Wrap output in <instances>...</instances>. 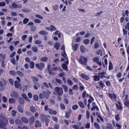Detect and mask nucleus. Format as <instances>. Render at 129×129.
Instances as JSON below:
<instances>
[{
	"label": "nucleus",
	"instance_id": "obj_26",
	"mask_svg": "<svg viewBox=\"0 0 129 129\" xmlns=\"http://www.w3.org/2000/svg\"><path fill=\"white\" fill-rule=\"evenodd\" d=\"M59 46L60 44L58 42H56L55 43L54 47L56 50H58L59 49Z\"/></svg>",
	"mask_w": 129,
	"mask_h": 129
},
{
	"label": "nucleus",
	"instance_id": "obj_50",
	"mask_svg": "<svg viewBox=\"0 0 129 129\" xmlns=\"http://www.w3.org/2000/svg\"><path fill=\"white\" fill-rule=\"evenodd\" d=\"M86 51L85 48L83 46H81V52L84 53Z\"/></svg>",
	"mask_w": 129,
	"mask_h": 129
},
{
	"label": "nucleus",
	"instance_id": "obj_62",
	"mask_svg": "<svg viewBox=\"0 0 129 129\" xmlns=\"http://www.w3.org/2000/svg\"><path fill=\"white\" fill-rule=\"evenodd\" d=\"M99 82V84L101 87L103 88L105 86V84L104 83H102V81H100Z\"/></svg>",
	"mask_w": 129,
	"mask_h": 129
},
{
	"label": "nucleus",
	"instance_id": "obj_34",
	"mask_svg": "<svg viewBox=\"0 0 129 129\" xmlns=\"http://www.w3.org/2000/svg\"><path fill=\"white\" fill-rule=\"evenodd\" d=\"M48 69L49 71V72L51 74H53L52 73L51 71H52V66L51 65H49L48 66Z\"/></svg>",
	"mask_w": 129,
	"mask_h": 129
},
{
	"label": "nucleus",
	"instance_id": "obj_47",
	"mask_svg": "<svg viewBox=\"0 0 129 129\" xmlns=\"http://www.w3.org/2000/svg\"><path fill=\"white\" fill-rule=\"evenodd\" d=\"M78 45V44H76L73 47V49H74L75 51H76L77 50Z\"/></svg>",
	"mask_w": 129,
	"mask_h": 129
},
{
	"label": "nucleus",
	"instance_id": "obj_38",
	"mask_svg": "<svg viewBox=\"0 0 129 129\" xmlns=\"http://www.w3.org/2000/svg\"><path fill=\"white\" fill-rule=\"evenodd\" d=\"M89 99L88 100V102L89 104H90L94 100L93 98L91 96L89 95Z\"/></svg>",
	"mask_w": 129,
	"mask_h": 129
},
{
	"label": "nucleus",
	"instance_id": "obj_41",
	"mask_svg": "<svg viewBox=\"0 0 129 129\" xmlns=\"http://www.w3.org/2000/svg\"><path fill=\"white\" fill-rule=\"evenodd\" d=\"M30 111L34 113L36 111V109L33 106L30 107Z\"/></svg>",
	"mask_w": 129,
	"mask_h": 129
},
{
	"label": "nucleus",
	"instance_id": "obj_3",
	"mask_svg": "<svg viewBox=\"0 0 129 129\" xmlns=\"http://www.w3.org/2000/svg\"><path fill=\"white\" fill-rule=\"evenodd\" d=\"M54 90L57 93V94L59 96H61L63 94V90L61 88L56 87L55 88Z\"/></svg>",
	"mask_w": 129,
	"mask_h": 129
},
{
	"label": "nucleus",
	"instance_id": "obj_4",
	"mask_svg": "<svg viewBox=\"0 0 129 129\" xmlns=\"http://www.w3.org/2000/svg\"><path fill=\"white\" fill-rule=\"evenodd\" d=\"M3 80L4 82V85L3 83L0 80V91H3L5 88V87L7 85V82L4 79Z\"/></svg>",
	"mask_w": 129,
	"mask_h": 129
},
{
	"label": "nucleus",
	"instance_id": "obj_11",
	"mask_svg": "<svg viewBox=\"0 0 129 129\" xmlns=\"http://www.w3.org/2000/svg\"><path fill=\"white\" fill-rule=\"evenodd\" d=\"M48 113L51 115H56L57 114V112L56 111H53L52 109L50 108H48Z\"/></svg>",
	"mask_w": 129,
	"mask_h": 129
},
{
	"label": "nucleus",
	"instance_id": "obj_56",
	"mask_svg": "<svg viewBox=\"0 0 129 129\" xmlns=\"http://www.w3.org/2000/svg\"><path fill=\"white\" fill-rule=\"evenodd\" d=\"M122 74L120 72H119L117 73L116 75V77L119 78H120L121 77Z\"/></svg>",
	"mask_w": 129,
	"mask_h": 129
},
{
	"label": "nucleus",
	"instance_id": "obj_54",
	"mask_svg": "<svg viewBox=\"0 0 129 129\" xmlns=\"http://www.w3.org/2000/svg\"><path fill=\"white\" fill-rule=\"evenodd\" d=\"M55 81L57 83H58L60 84H61L62 83L60 79H58L57 78H56Z\"/></svg>",
	"mask_w": 129,
	"mask_h": 129
},
{
	"label": "nucleus",
	"instance_id": "obj_24",
	"mask_svg": "<svg viewBox=\"0 0 129 129\" xmlns=\"http://www.w3.org/2000/svg\"><path fill=\"white\" fill-rule=\"evenodd\" d=\"M62 69L64 70L67 71L68 70V67L67 65L64 63L62 64L61 65Z\"/></svg>",
	"mask_w": 129,
	"mask_h": 129
},
{
	"label": "nucleus",
	"instance_id": "obj_33",
	"mask_svg": "<svg viewBox=\"0 0 129 129\" xmlns=\"http://www.w3.org/2000/svg\"><path fill=\"white\" fill-rule=\"evenodd\" d=\"M76 59L80 63H81V54H79L76 57Z\"/></svg>",
	"mask_w": 129,
	"mask_h": 129
},
{
	"label": "nucleus",
	"instance_id": "obj_12",
	"mask_svg": "<svg viewBox=\"0 0 129 129\" xmlns=\"http://www.w3.org/2000/svg\"><path fill=\"white\" fill-rule=\"evenodd\" d=\"M29 124L30 125L33 124L35 120V117L34 116H32L29 119Z\"/></svg>",
	"mask_w": 129,
	"mask_h": 129
},
{
	"label": "nucleus",
	"instance_id": "obj_58",
	"mask_svg": "<svg viewBox=\"0 0 129 129\" xmlns=\"http://www.w3.org/2000/svg\"><path fill=\"white\" fill-rule=\"evenodd\" d=\"M84 43L85 44H88L89 42V40L88 39H86L83 41Z\"/></svg>",
	"mask_w": 129,
	"mask_h": 129
},
{
	"label": "nucleus",
	"instance_id": "obj_2",
	"mask_svg": "<svg viewBox=\"0 0 129 129\" xmlns=\"http://www.w3.org/2000/svg\"><path fill=\"white\" fill-rule=\"evenodd\" d=\"M40 117L42 121L45 122L46 125V126H48L49 123V119L46 115H44L43 114H41L40 116Z\"/></svg>",
	"mask_w": 129,
	"mask_h": 129
},
{
	"label": "nucleus",
	"instance_id": "obj_10",
	"mask_svg": "<svg viewBox=\"0 0 129 129\" xmlns=\"http://www.w3.org/2000/svg\"><path fill=\"white\" fill-rule=\"evenodd\" d=\"M51 92L49 91H43V94L45 96V98L47 99L48 98L49 94L51 93Z\"/></svg>",
	"mask_w": 129,
	"mask_h": 129
},
{
	"label": "nucleus",
	"instance_id": "obj_9",
	"mask_svg": "<svg viewBox=\"0 0 129 129\" xmlns=\"http://www.w3.org/2000/svg\"><path fill=\"white\" fill-rule=\"evenodd\" d=\"M108 96L113 101H115L116 96L114 94L109 93Z\"/></svg>",
	"mask_w": 129,
	"mask_h": 129
},
{
	"label": "nucleus",
	"instance_id": "obj_35",
	"mask_svg": "<svg viewBox=\"0 0 129 129\" xmlns=\"http://www.w3.org/2000/svg\"><path fill=\"white\" fill-rule=\"evenodd\" d=\"M81 76L84 79L86 80L89 79V77L87 76L84 74H81Z\"/></svg>",
	"mask_w": 129,
	"mask_h": 129
},
{
	"label": "nucleus",
	"instance_id": "obj_29",
	"mask_svg": "<svg viewBox=\"0 0 129 129\" xmlns=\"http://www.w3.org/2000/svg\"><path fill=\"white\" fill-rule=\"evenodd\" d=\"M48 59L47 57H45L41 58L40 59V61L42 62H45L48 60Z\"/></svg>",
	"mask_w": 129,
	"mask_h": 129
},
{
	"label": "nucleus",
	"instance_id": "obj_31",
	"mask_svg": "<svg viewBox=\"0 0 129 129\" xmlns=\"http://www.w3.org/2000/svg\"><path fill=\"white\" fill-rule=\"evenodd\" d=\"M35 65L33 62L31 61L29 64V67L30 68L33 69L34 68Z\"/></svg>",
	"mask_w": 129,
	"mask_h": 129
},
{
	"label": "nucleus",
	"instance_id": "obj_43",
	"mask_svg": "<svg viewBox=\"0 0 129 129\" xmlns=\"http://www.w3.org/2000/svg\"><path fill=\"white\" fill-rule=\"evenodd\" d=\"M99 58L97 57H94L93 59V61L94 62H97L99 61Z\"/></svg>",
	"mask_w": 129,
	"mask_h": 129
},
{
	"label": "nucleus",
	"instance_id": "obj_49",
	"mask_svg": "<svg viewBox=\"0 0 129 129\" xmlns=\"http://www.w3.org/2000/svg\"><path fill=\"white\" fill-rule=\"evenodd\" d=\"M94 125L95 127L97 129H100V127L99 125L96 122H95L94 123Z\"/></svg>",
	"mask_w": 129,
	"mask_h": 129
},
{
	"label": "nucleus",
	"instance_id": "obj_20",
	"mask_svg": "<svg viewBox=\"0 0 129 129\" xmlns=\"http://www.w3.org/2000/svg\"><path fill=\"white\" fill-rule=\"evenodd\" d=\"M21 120L23 122L25 123H27L28 122V119L25 117H22L21 118Z\"/></svg>",
	"mask_w": 129,
	"mask_h": 129
},
{
	"label": "nucleus",
	"instance_id": "obj_14",
	"mask_svg": "<svg viewBox=\"0 0 129 129\" xmlns=\"http://www.w3.org/2000/svg\"><path fill=\"white\" fill-rule=\"evenodd\" d=\"M15 86L16 88H18L20 87H21V84L17 81L16 80L14 82Z\"/></svg>",
	"mask_w": 129,
	"mask_h": 129
},
{
	"label": "nucleus",
	"instance_id": "obj_48",
	"mask_svg": "<svg viewBox=\"0 0 129 129\" xmlns=\"http://www.w3.org/2000/svg\"><path fill=\"white\" fill-rule=\"evenodd\" d=\"M67 82L70 85H72L73 84L72 81L70 79H68L67 80Z\"/></svg>",
	"mask_w": 129,
	"mask_h": 129
},
{
	"label": "nucleus",
	"instance_id": "obj_18",
	"mask_svg": "<svg viewBox=\"0 0 129 129\" xmlns=\"http://www.w3.org/2000/svg\"><path fill=\"white\" fill-rule=\"evenodd\" d=\"M35 126L36 127H40L41 126V123L38 120L36 121L35 122Z\"/></svg>",
	"mask_w": 129,
	"mask_h": 129
},
{
	"label": "nucleus",
	"instance_id": "obj_16",
	"mask_svg": "<svg viewBox=\"0 0 129 129\" xmlns=\"http://www.w3.org/2000/svg\"><path fill=\"white\" fill-rule=\"evenodd\" d=\"M118 104H116L117 109L120 110L122 109V104L120 102V101H118Z\"/></svg>",
	"mask_w": 129,
	"mask_h": 129
},
{
	"label": "nucleus",
	"instance_id": "obj_52",
	"mask_svg": "<svg viewBox=\"0 0 129 129\" xmlns=\"http://www.w3.org/2000/svg\"><path fill=\"white\" fill-rule=\"evenodd\" d=\"M35 16L36 17L42 20L43 19V17L39 15L38 14H36L35 15Z\"/></svg>",
	"mask_w": 129,
	"mask_h": 129
},
{
	"label": "nucleus",
	"instance_id": "obj_64",
	"mask_svg": "<svg viewBox=\"0 0 129 129\" xmlns=\"http://www.w3.org/2000/svg\"><path fill=\"white\" fill-rule=\"evenodd\" d=\"M125 29H127L128 30H129V22L127 23L125 26Z\"/></svg>",
	"mask_w": 129,
	"mask_h": 129
},
{
	"label": "nucleus",
	"instance_id": "obj_61",
	"mask_svg": "<svg viewBox=\"0 0 129 129\" xmlns=\"http://www.w3.org/2000/svg\"><path fill=\"white\" fill-rule=\"evenodd\" d=\"M9 81L11 85H12L13 84V81L12 79L11 78H9Z\"/></svg>",
	"mask_w": 129,
	"mask_h": 129
},
{
	"label": "nucleus",
	"instance_id": "obj_37",
	"mask_svg": "<svg viewBox=\"0 0 129 129\" xmlns=\"http://www.w3.org/2000/svg\"><path fill=\"white\" fill-rule=\"evenodd\" d=\"M78 108V106L77 105H73L72 107V108L73 110H76Z\"/></svg>",
	"mask_w": 129,
	"mask_h": 129
},
{
	"label": "nucleus",
	"instance_id": "obj_30",
	"mask_svg": "<svg viewBox=\"0 0 129 129\" xmlns=\"http://www.w3.org/2000/svg\"><path fill=\"white\" fill-rule=\"evenodd\" d=\"M16 74H17L20 77H22L23 76V73L19 71H17L16 72Z\"/></svg>",
	"mask_w": 129,
	"mask_h": 129
},
{
	"label": "nucleus",
	"instance_id": "obj_63",
	"mask_svg": "<svg viewBox=\"0 0 129 129\" xmlns=\"http://www.w3.org/2000/svg\"><path fill=\"white\" fill-rule=\"evenodd\" d=\"M34 21L36 23H40L41 22V21L40 20L37 19H35Z\"/></svg>",
	"mask_w": 129,
	"mask_h": 129
},
{
	"label": "nucleus",
	"instance_id": "obj_17",
	"mask_svg": "<svg viewBox=\"0 0 129 129\" xmlns=\"http://www.w3.org/2000/svg\"><path fill=\"white\" fill-rule=\"evenodd\" d=\"M25 99L26 101L28 102H30V100L27 97L26 95L24 93H23L21 95Z\"/></svg>",
	"mask_w": 129,
	"mask_h": 129
},
{
	"label": "nucleus",
	"instance_id": "obj_22",
	"mask_svg": "<svg viewBox=\"0 0 129 129\" xmlns=\"http://www.w3.org/2000/svg\"><path fill=\"white\" fill-rule=\"evenodd\" d=\"M5 57L2 56V61L1 62V66L3 67H5Z\"/></svg>",
	"mask_w": 129,
	"mask_h": 129
},
{
	"label": "nucleus",
	"instance_id": "obj_46",
	"mask_svg": "<svg viewBox=\"0 0 129 129\" xmlns=\"http://www.w3.org/2000/svg\"><path fill=\"white\" fill-rule=\"evenodd\" d=\"M62 86L64 89V92H67L68 90V88L67 86L66 85H63Z\"/></svg>",
	"mask_w": 129,
	"mask_h": 129
},
{
	"label": "nucleus",
	"instance_id": "obj_44",
	"mask_svg": "<svg viewBox=\"0 0 129 129\" xmlns=\"http://www.w3.org/2000/svg\"><path fill=\"white\" fill-rule=\"evenodd\" d=\"M29 19H28L25 18L23 20V23L24 24H26L29 21Z\"/></svg>",
	"mask_w": 129,
	"mask_h": 129
},
{
	"label": "nucleus",
	"instance_id": "obj_21",
	"mask_svg": "<svg viewBox=\"0 0 129 129\" xmlns=\"http://www.w3.org/2000/svg\"><path fill=\"white\" fill-rule=\"evenodd\" d=\"M17 109L18 111L21 113H23V109L22 107L20 105H19L17 107Z\"/></svg>",
	"mask_w": 129,
	"mask_h": 129
},
{
	"label": "nucleus",
	"instance_id": "obj_39",
	"mask_svg": "<svg viewBox=\"0 0 129 129\" xmlns=\"http://www.w3.org/2000/svg\"><path fill=\"white\" fill-rule=\"evenodd\" d=\"M31 49L34 52H37L38 51V48L36 47H33L31 48Z\"/></svg>",
	"mask_w": 129,
	"mask_h": 129
},
{
	"label": "nucleus",
	"instance_id": "obj_13",
	"mask_svg": "<svg viewBox=\"0 0 129 129\" xmlns=\"http://www.w3.org/2000/svg\"><path fill=\"white\" fill-rule=\"evenodd\" d=\"M72 113L71 110L69 109L68 111H67L66 113L65 117L66 118H68L70 117V115Z\"/></svg>",
	"mask_w": 129,
	"mask_h": 129
},
{
	"label": "nucleus",
	"instance_id": "obj_23",
	"mask_svg": "<svg viewBox=\"0 0 129 129\" xmlns=\"http://www.w3.org/2000/svg\"><path fill=\"white\" fill-rule=\"evenodd\" d=\"M18 101L20 104L23 105L24 103L23 99L21 97H20L18 99Z\"/></svg>",
	"mask_w": 129,
	"mask_h": 129
},
{
	"label": "nucleus",
	"instance_id": "obj_25",
	"mask_svg": "<svg viewBox=\"0 0 129 129\" xmlns=\"http://www.w3.org/2000/svg\"><path fill=\"white\" fill-rule=\"evenodd\" d=\"M107 125L106 127L107 129H113V127L111 123H108L107 124Z\"/></svg>",
	"mask_w": 129,
	"mask_h": 129
},
{
	"label": "nucleus",
	"instance_id": "obj_5",
	"mask_svg": "<svg viewBox=\"0 0 129 129\" xmlns=\"http://www.w3.org/2000/svg\"><path fill=\"white\" fill-rule=\"evenodd\" d=\"M36 67L39 70H42L44 67V64L42 62H40L39 63H37L36 64Z\"/></svg>",
	"mask_w": 129,
	"mask_h": 129
},
{
	"label": "nucleus",
	"instance_id": "obj_15",
	"mask_svg": "<svg viewBox=\"0 0 129 129\" xmlns=\"http://www.w3.org/2000/svg\"><path fill=\"white\" fill-rule=\"evenodd\" d=\"M92 105L93 107L91 108V110L92 111L94 110L95 109L97 110H99V108L98 107L95 105V104L94 102H93L92 103Z\"/></svg>",
	"mask_w": 129,
	"mask_h": 129
},
{
	"label": "nucleus",
	"instance_id": "obj_7",
	"mask_svg": "<svg viewBox=\"0 0 129 129\" xmlns=\"http://www.w3.org/2000/svg\"><path fill=\"white\" fill-rule=\"evenodd\" d=\"M87 61V58L81 56V64L86 65Z\"/></svg>",
	"mask_w": 129,
	"mask_h": 129
},
{
	"label": "nucleus",
	"instance_id": "obj_59",
	"mask_svg": "<svg viewBox=\"0 0 129 129\" xmlns=\"http://www.w3.org/2000/svg\"><path fill=\"white\" fill-rule=\"evenodd\" d=\"M41 43V40H36L35 42V43L36 44H40Z\"/></svg>",
	"mask_w": 129,
	"mask_h": 129
},
{
	"label": "nucleus",
	"instance_id": "obj_53",
	"mask_svg": "<svg viewBox=\"0 0 129 129\" xmlns=\"http://www.w3.org/2000/svg\"><path fill=\"white\" fill-rule=\"evenodd\" d=\"M33 98L34 100L35 101H37L38 100V97L37 95H35L33 96Z\"/></svg>",
	"mask_w": 129,
	"mask_h": 129
},
{
	"label": "nucleus",
	"instance_id": "obj_36",
	"mask_svg": "<svg viewBox=\"0 0 129 129\" xmlns=\"http://www.w3.org/2000/svg\"><path fill=\"white\" fill-rule=\"evenodd\" d=\"M11 6L13 8L16 9L18 7L17 5L15 2H13L11 4Z\"/></svg>",
	"mask_w": 129,
	"mask_h": 129
},
{
	"label": "nucleus",
	"instance_id": "obj_42",
	"mask_svg": "<svg viewBox=\"0 0 129 129\" xmlns=\"http://www.w3.org/2000/svg\"><path fill=\"white\" fill-rule=\"evenodd\" d=\"M9 73L11 75L14 76H15L16 74V73L13 70L10 71Z\"/></svg>",
	"mask_w": 129,
	"mask_h": 129
},
{
	"label": "nucleus",
	"instance_id": "obj_51",
	"mask_svg": "<svg viewBox=\"0 0 129 129\" xmlns=\"http://www.w3.org/2000/svg\"><path fill=\"white\" fill-rule=\"evenodd\" d=\"M120 51L122 53L123 55L124 56L125 55V52L124 50L122 48H121L120 49Z\"/></svg>",
	"mask_w": 129,
	"mask_h": 129
},
{
	"label": "nucleus",
	"instance_id": "obj_40",
	"mask_svg": "<svg viewBox=\"0 0 129 129\" xmlns=\"http://www.w3.org/2000/svg\"><path fill=\"white\" fill-rule=\"evenodd\" d=\"M9 102L10 104L15 103V99L12 98H10L9 100Z\"/></svg>",
	"mask_w": 129,
	"mask_h": 129
},
{
	"label": "nucleus",
	"instance_id": "obj_57",
	"mask_svg": "<svg viewBox=\"0 0 129 129\" xmlns=\"http://www.w3.org/2000/svg\"><path fill=\"white\" fill-rule=\"evenodd\" d=\"M99 77L96 75H95L94 76V80L95 81H98L99 80Z\"/></svg>",
	"mask_w": 129,
	"mask_h": 129
},
{
	"label": "nucleus",
	"instance_id": "obj_6",
	"mask_svg": "<svg viewBox=\"0 0 129 129\" xmlns=\"http://www.w3.org/2000/svg\"><path fill=\"white\" fill-rule=\"evenodd\" d=\"M31 78L32 79L33 81L34 84L37 85L38 86L39 85V83L37 82V81H39L37 77L34 76L31 77Z\"/></svg>",
	"mask_w": 129,
	"mask_h": 129
},
{
	"label": "nucleus",
	"instance_id": "obj_19",
	"mask_svg": "<svg viewBox=\"0 0 129 129\" xmlns=\"http://www.w3.org/2000/svg\"><path fill=\"white\" fill-rule=\"evenodd\" d=\"M61 55L62 56L64 57L66 59V61L64 62V64H66L67 65H68L69 63V61L68 57L65 56L62 53H61Z\"/></svg>",
	"mask_w": 129,
	"mask_h": 129
},
{
	"label": "nucleus",
	"instance_id": "obj_27",
	"mask_svg": "<svg viewBox=\"0 0 129 129\" xmlns=\"http://www.w3.org/2000/svg\"><path fill=\"white\" fill-rule=\"evenodd\" d=\"M86 96L87 97L89 96V95L86 93V91H84L82 93V98H84L86 97Z\"/></svg>",
	"mask_w": 129,
	"mask_h": 129
},
{
	"label": "nucleus",
	"instance_id": "obj_60",
	"mask_svg": "<svg viewBox=\"0 0 129 129\" xmlns=\"http://www.w3.org/2000/svg\"><path fill=\"white\" fill-rule=\"evenodd\" d=\"M60 108L62 110H64L65 109V106L63 104H60Z\"/></svg>",
	"mask_w": 129,
	"mask_h": 129
},
{
	"label": "nucleus",
	"instance_id": "obj_8",
	"mask_svg": "<svg viewBox=\"0 0 129 129\" xmlns=\"http://www.w3.org/2000/svg\"><path fill=\"white\" fill-rule=\"evenodd\" d=\"M11 96L12 97L14 98L15 99H18L19 97V95L17 93L14 91H12Z\"/></svg>",
	"mask_w": 129,
	"mask_h": 129
},
{
	"label": "nucleus",
	"instance_id": "obj_45",
	"mask_svg": "<svg viewBox=\"0 0 129 129\" xmlns=\"http://www.w3.org/2000/svg\"><path fill=\"white\" fill-rule=\"evenodd\" d=\"M99 76L100 78L105 77V73L104 72L99 73Z\"/></svg>",
	"mask_w": 129,
	"mask_h": 129
},
{
	"label": "nucleus",
	"instance_id": "obj_55",
	"mask_svg": "<svg viewBox=\"0 0 129 129\" xmlns=\"http://www.w3.org/2000/svg\"><path fill=\"white\" fill-rule=\"evenodd\" d=\"M96 53V54L98 55H99L101 54V55H102V51L101 49H100L97 51Z\"/></svg>",
	"mask_w": 129,
	"mask_h": 129
},
{
	"label": "nucleus",
	"instance_id": "obj_32",
	"mask_svg": "<svg viewBox=\"0 0 129 129\" xmlns=\"http://www.w3.org/2000/svg\"><path fill=\"white\" fill-rule=\"evenodd\" d=\"M113 67L112 64L111 62H109V69L111 70L113 69Z\"/></svg>",
	"mask_w": 129,
	"mask_h": 129
},
{
	"label": "nucleus",
	"instance_id": "obj_28",
	"mask_svg": "<svg viewBox=\"0 0 129 129\" xmlns=\"http://www.w3.org/2000/svg\"><path fill=\"white\" fill-rule=\"evenodd\" d=\"M40 34L43 35H45L48 34L47 32L44 31H41L39 32Z\"/></svg>",
	"mask_w": 129,
	"mask_h": 129
},
{
	"label": "nucleus",
	"instance_id": "obj_1",
	"mask_svg": "<svg viewBox=\"0 0 129 129\" xmlns=\"http://www.w3.org/2000/svg\"><path fill=\"white\" fill-rule=\"evenodd\" d=\"M8 123V120L6 118H3V120L0 119V128L6 126Z\"/></svg>",
	"mask_w": 129,
	"mask_h": 129
}]
</instances>
